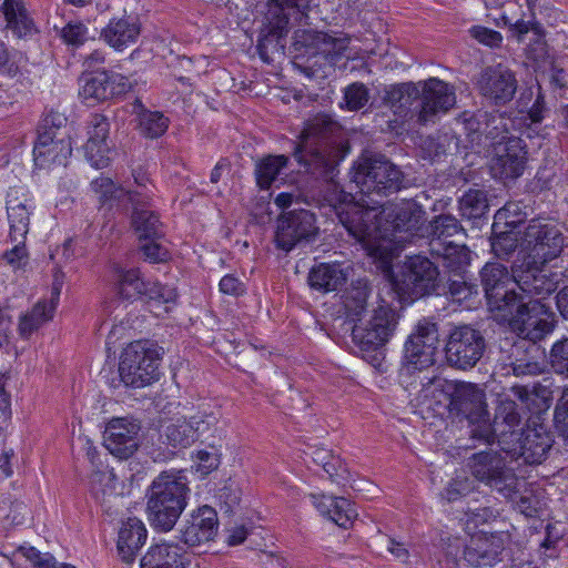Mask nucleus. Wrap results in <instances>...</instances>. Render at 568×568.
I'll use <instances>...</instances> for the list:
<instances>
[{"label":"nucleus","mask_w":568,"mask_h":568,"mask_svg":"<svg viewBox=\"0 0 568 568\" xmlns=\"http://www.w3.org/2000/svg\"><path fill=\"white\" fill-rule=\"evenodd\" d=\"M486 349V339L480 331L470 325L454 327L444 347L447 364L456 369L468 371L477 365Z\"/></svg>","instance_id":"obj_9"},{"label":"nucleus","mask_w":568,"mask_h":568,"mask_svg":"<svg viewBox=\"0 0 568 568\" xmlns=\"http://www.w3.org/2000/svg\"><path fill=\"white\" fill-rule=\"evenodd\" d=\"M550 365L557 374L568 377V336L556 342L550 349Z\"/></svg>","instance_id":"obj_60"},{"label":"nucleus","mask_w":568,"mask_h":568,"mask_svg":"<svg viewBox=\"0 0 568 568\" xmlns=\"http://www.w3.org/2000/svg\"><path fill=\"white\" fill-rule=\"evenodd\" d=\"M393 286L403 298L440 295L438 267L425 256H410L404 263L400 274L394 278Z\"/></svg>","instance_id":"obj_7"},{"label":"nucleus","mask_w":568,"mask_h":568,"mask_svg":"<svg viewBox=\"0 0 568 568\" xmlns=\"http://www.w3.org/2000/svg\"><path fill=\"white\" fill-rule=\"evenodd\" d=\"M148 530L138 518H129L122 524L118 537V551L125 562L134 560L136 551L145 544Z\"/></svg>","instance_id":"obj_34"},{"label":"nucleus","mask_w":568,"mask_h":568,"mask_svg":"<svg viewBox=\"0 0 568 568\" xmlns=\"http://www.w3.org/2000/svg\"><path fill=\"white\" fill-rule=\"evenodd\" d=\"M346 280L347 274L338 263H320L311 268L307 276L311 288L321 293L337 291Z\"/></svg>","instance_id":"obj_35"},{"label":"nucleus","mask_w":568,"mask_h":568,"mask_svg":"<svg viewBox=\"0 0 568 568\" xmlns=\"http://www.w3.org/2000/svg\"><path fill=\"white\" fill-rule=\"evenodd\" d=\"M347 152L341 124L327 114H317L305 123L294 156L316 179L334 182Z\"/></svg>","instance_id":"obj_2"},{"label":"nucleus","mask_w":568,"mask_h":568,"mask_svg":"<svg viewBox=\"0 0 568 568\" xmlns=\"http://www.w3.org/2000/svg\"><path fill=\"white\" fill-rule=\"evenodd\" d=\"M110 124L106 116L92 114L88 121V141L84 144V155L95 169L106 168L110 163V148L106 143Z\"/></svg>","instance_id":"obj_25"},{"label":"nucleus","mask_w":568,"mask_h":568,"mask_svg":"<svg viewBox=\"0 0 568 568\" xmlns=\"http://www.w3.org/2000/svg\"><path fill=\"white\" fill-rule=\"evenodd\" d=\"M26 60L23 53L12 47H9L0 38V74L8 78H14L20 73L21 64Z\"/></svg>","instance_id":"obj_51"},{"label":"nucleus","mask_w":568,"mask_h":568,"mask_svg":"<svg viewBox=\"0 0 568 568\" xmlns=\"http://www.w3.org/2000/svg\"><path fill=\"white\" fill-rule=\"evenodd\" d=\"M91 190L98 196L101 203L120 199L124 196V189L118 186L112 179L100 176L91 182Z\"/></svg>","instance_id":"obj_56"},{"label":"nucleus","mask_w":568,"mask_h":568,"mask_svg":"<svg viewBox=\"0 0 568 568\" xmlns=\"http://www.w3.org/2000/svg\"><path fill=\"white\" fill-rule=\"evenodd\" d=\"M132 225L140 240L160 239L163 235L159 215L151 210L133 211Z\"/></svg>","instance_id":"obj_44"},{"label":"nucleus","mask_w":568,"mask_h":568,"mask_svg":"<svg viewBox=\"0 0 568 568\" xmlns=\"http://www.w3.org/2000/svg\"><path fill=\"white\" fill-rule=\"evenodd\" d=\"M433 256L440 257L445 274L462 275L468 272L470 265V251L464 244H453L443 252H432Z\"/></svg>","instance_id":"obj_38"},{"label":"nucleus","mask_w":568,"mask_h":568,"mask_svg":"<svg viewBox=\"0 0 568 568\" xmlns=\"http://www.w3.org/2000/svg\"><path fill=\"white\" fill-rule=\"evenodd\" d=\"M288 156L286 155H267L262 158L255 165V179L260 189L267 190L277 176L286 169Z\"/></svg>","instance_id":"obj_41"},{"label":"nucleus","mask_w":568,"mask_h":568,"mask_svg":"<svg viewBox=\"0 0 568 568\" xmlns=\"http://www.w3.org/2000/svg\"><path fill=\"white\" fill-rule=\"evenodd\" d=\"M566 236L560 227L548 219H532L524 232L526 253L518 256L532 263H548L557 258L566 246Z\"/></svg>","instance_id":"obj_8"},{"label":"nucleus","mask_w":568,"mask_h":568,"mask_svg":"<svg viewBox=\"0 0 568 568\" xmlns=\"http://www.w3.org/2000/svg\"><path fill=\"white\" fill-rule=\"evenodd\" d=\"M371 287L367 281L357 280L343 294V305L348 317L353 321H362L366 311Z\"/></svg>","instance_id":"obj_37"},{"label":"nucleus","mask_w":568,"mask_h":568,"mask_svg":"<svg viewBox=\"0 0 568 568\" xmlns=\"http://www.w3.org/2000/svg\"><path fill=\"white\" fill-rule=\"evenodd\" d=\"M190 559L179 542L161 540L149 547L140 560V568H189Z\"/></svg>","instance_id":"obj_26"},{"label":"nucleus","mask_w":568,"mask_h":568,"mask_svg":"<svg viewBox=\"0 0 568 568\" xmlns=\"http://www.w3.org/2000/svg\"><path fill=\"white\" fill-rule=\"evenodd\" d=\"M33 568H58L59 562L50 552H41L32 546H20L17 550Z\"/></svg>","instance_id":"obj_59"},{"label":"nucleus","mask_w":568,"mask_h":568,"mask_svg":"<svg viewBox=\"0 0 568 568\" xmlns=\"http://www.w3.org/2000/svg\"><path fill=\"white\" fill-rule=\"evenodd\" d=\"M480 94L495 105H505L513 100L517 91L515 73L501 64L483 70L478 79Z\"/></svg>","instance_id":"obj_20"},{"label":"nucleus","mask_w":568,"mask_h":568,"mask_svg":"<svg viewBox=\"0 0 568 568\" xmlns=\"http://www.w3.org/2000/svg\"><path fill=\"white\" fill-rule=\"evenodd\" d=\"M54 304L39 301L20 317L18 331L22 338H29L37 329L53 317Z\"/></svg>","instance_id":"obj_40"},{"label":"nucleus","mask_w":568,"mask_h":568,"mask_svg":"<svg viewBox=\"0 0 568 568\" xmlns=\"http://www.w3.org/2000/svg\"><path fill=\"white\" fill-rule=\"evenodd\" d=\"M371 99L369 90L364 83L354 82L344 90V104L348 111H358L367 105Z\"/></svg>","instance_id":"obj_53"},{"label":"nucleus","mask_w":568,"mask_h":568,"mask_svg":"<svg viewBox=\"0 0 568 568\" xmlns=\"http://www.w3.org/2000/svg\"><path fill=\"white\" fill-rule=\"evenodd\" d=\"M515 306L516 315L510 325L518 336L536 343L552 332L554 320L541 302L524 301V296H519Z\"/></svg>","instance_id":"obj_14"},{"label":"nucleus","mask_w":568,"mask_h":568,"mask_svg":"<svg viewBox=\"0 0 568 568\" xmlns=\"http://www.w3.org/2000/svg\"><path fill=\"white\" fill-rule=\"evenodd\" d=\"M479 116L484 118L483 135L486 140L490 141L493 150L495 149L496 143L499 141H506L509 138H514L513 135L508 134L507 121L501 115H488L485 113L480 114Z\"/></svg>","instance_id":"obj_52"},{"label":"nucleus","mask_w":568,"mask_h":568,"mask_svg":"<svg viewBox=\"0 0 568 568\" xmlns=\"http://www.w3.org/2000/svg\"><path fill=\"white\" fill-rule=\"evenodd\" d=\"M419 88L420 98L416 105L419 124L435 122L438 115L445 114L456 104L454 87L438 78L419 81Z\"/></svg>","instance_id":"obj_15"},{"label":"nucleus","mask_w":568,"mask_h":568,"mask_svg":"<svg viewBox=\"0 0 568 568\" xmlns=\"http://www.w3.org/2000/svg\"><path fill=\"white\" fill-rule=\"evenodd\" d=\"M519 455L528 464H539L554 444V437L548 427L536 419H530L526 429L517 437Z\"/></svg>","instance_id":"obj_24"},{"label":"nucleus","mask_w":568,"mask_h":568,"mask_svg":"<svg viewBox=\"0 0 568 568\" xmlns=\"http://www.w3.org/2000/svg\"><path fill=\"white\" fill-rule=\"evenodd\" d=\"M524 485L525 483L518 478V485L514 497L505 498L511 501L514 508L524 516L530 518L537 517L541 508L540 499L532 490L525 489L521 491V486Z\"/></svg>","instance_id":"obj_48"},{"label":"nucleus","mask_w":568,"mask_h":568,"mask_svg":"<svg viewBox=\"0 0 568 568\" xmlns=\"http://www.w3.org/2000/svg\"><path fill=\"white\" fill-rule=\"evenodd\" d=\"M324 39V32L298 29L294 32V47L297 51L305 49V53L317 55L320 54V44Z\"/></svg>","instance_id":"obj_54"},{"label":"nucleus","mask_w":568,"mask_h":568,"mask_svg":"<svg viewBox=\"0 0 568 568\" xmlns=\"http://www.w3.org/2000/svg\"><path fill=\"white\" fill-rule=\"evenodd\" d=\"M504 549V542L499 535H476L470 539L464 550V559L474 567L491 566Z\"/></svg>","instance_id":"obj_31"},{"label":"nucleus","mask_w":568,"mask_h":568,"mask_svg":"<svg viewBox=\"0 0 568 568\" xmlns=\"http://www.w3.org/2000/svg\"><path fill=\"white\" fill-rule=\"evenodd\" d=\"M554 420L558 434L568 442V398L562 397L557 403Z\"/></svg>","instance_id":"obj_64"},{"label":"nucleus","mask_w":568,"mask_h":568,"mask_svg":"<svg viewBox=\"0 0 568 568\" xmlns=\"http://www.w3.org/2000/svg\"><path fill=\"white\" fill-rule=\"evenodd\" d=\"M141 33V24L135 16L112 18L101 30V39L111 48L122 51L136 42Z\"/></svg>","instance_id":"obj_29"},{"label":"nucleus","mask_w":568,"mask_h":568,"mask_svg":"<svg viewBox=\"0 0 568 568\" xmlns=\"http://www.w3.org/2000/svg\"><path fill=\"white\" fill-rule=\"evenodd\" d=\"M439 345L438 326L420 320L405 343L404 365L408 372L423 371L435 363Z\"/></svg>","instance_id":"obj_13"},{"label":"nucleus","mask_w":568,"mask_h":568,"mask_svg":"<svg viewBox=\"0 0 568 568\" xmlns=\"http://www.w3.org/2000/svg\"><path fill=\"white\" fill-rule=\"evenodd\" d=\"M60 38L65 44L79 48L89 40V29L81 21H71L60 30Z\"/></svg>","instance_id":"obj_57"},{"label":"nucleus","mask_w":568,"mask_h":568,"mask_svg":"<svg viewBox=\"0 0 568 568\" xmlns=\"http://www.w3.org/2000/svg\"><path fill=\"white\" fill-rule=\"evenodd\" d=\"M190 488L182 470L162 471L146 491V515L158 531H170L187 505Z\"/></svg>","instance_id":"obj_3"},{"label":"nucleus","mask_w":568,"mask_h":568,"mask_svg":"<svg viewBox=\"0 0 568 568\" xmlns=\"http://www.w3.org/2000/svg\"><path fill=\"white\" fill-rule=\"evenodd\" d=\"M139 106L142 109L139 114L142 134L150 139H156L163 135L169 128V118L159 111L144 110L140 102Z\"/></svg>","instance_id":"obj_47"},{"label":"nucleus","mask_w":568,"mask_h":568,"mask_svg":"<svg viewBox=\"0 0 568 568\" xmlns=\"http://www.w3.org/2000/svg\"><path fill=\"white\" fill-rule=\"evenodd\" d=\"M397 324L395 310L386 303L381 304L373 310L366 322L355 324L353 339L364 351L377 349L388 343Z\"/></svg>","instance_id":"obj_12"},{"label":"nucleus","mask_w":568,"mask_h":568,"mask_svg":"<svg viewBox=\"0 0 568 568\" xmlns=\"http://www.w3.org/2000/svg\"><path fill=\"white\" fill-rule=\"evenodd\" d=\"M546 263H532L517 256L513 264V280L524 301H538L549 296L557 290L558 274L545 270Z\"/></svg>","instance_id":"obj_11"},{"label":"nucleus","mask_w":568,"mask_h":568,"mask_svg":"<svg viewBox=\"0 0 568 568\" xmlns=\"http://www.w3.org/2000/svg\"><path fill=\"white\" fill-rule=\"evenodd\" d=\"M161 354L150 341L130 343L122 352L119 363L121 382L133 388H142L160 378Z\"/></svg>","instance_id":"obj_6"},{"label":"nucleus","mask_w":568,"mask_h":568,"mask_svg":"<svg viewBox=\"0 0 568 568\" xmlns=\"http://www.w3.org/2000/svg\"><path fill=\"white\" fill-rule=\"evenodd\" d=\"M348 45V39L334 38L325 33V39L320 44V55L326 59L335 60L344 54Z\"/></svg>","instance_id":"obj_61"},{"label":"nucleus","mask_w":568,"mask_h":568,"mask_svg":"<svg viewBox=\"0 0 568 568\" xmlns=\"http://www.w3.org/2000/svg\"><path fill=\"white\" fill-rule=\"evenodd\" d=\"M313 0H268L264 13V23L257 41V50L263 60L268 54L283 51V39L288 32L292 16L302 21L307 19L306 11Z\"/></svg>","instance_id":"obj_5"},{"label":"nucleus","mask_w":568,"mask_h":568,"mask_svg":"<svg viewBox=\"0 0 568 568\" xmlns=\"http://www.w3.org/2000/svg\"><path fill=\"white\" fill-rule=\"evenodd\" d=\"M521 422V415L518 412V406L513 399H503L500 400L495 415V423L494 426L491 425L493 429H495V438L497 437V429L499 427V424H505L509 429L511 436H518L519 434L515 433V427L519 426ZM503 435L507 433L506 429L500 430Z\"/></svg>","instance_id":"obj_46"},{"label":"nucleus","mask_w":568,"mask_h":568,"mask_svg":"<svg viewBox=\"0 0 568 568\" xmlns=\"http://www.w3.org/2000/svg\"><path fill=\"white\" fill-rule=\"evenodd\" d=\"M487 211L488 200L484 190L469 189L459 200V212L465 219H479Z\"/></svg>","instance_id":"obj_45"},{"label":"nucleus","mask_w":568,"mask_h":568,"mask_svg":"<svg viewBox=\"0 0 568 568\" xmlns=\"http://www.w3.org/2000/svg\"><path fill=\"white\" fill-rule=\"evenodd\" d=\"M131 88L126 77L113 71H99L87 75L79 95L88 105H94L124 94Z\"/></svg>","instance_id":"obj_19"},{"label":"nucleus","mask_w":568,"mask_h":568,"mask_svg":"<svg viewBox=\"0 0 568 568\" xmlns=\"http://www.w3.org/2000/svg\"><path fill=\"white\" fill-rule=\"evenodd\" d=\"M135 187L124 190L133 211H148L154 195V185L148 174L141 170L133 172Z\"/></svg>","instance_id":"obj_42"},{"label":"nucleus","mask_w":568,"mask_h":568,"mask_svg":"<svg viewBox=\"0 0 568 568\" xmlns=\"http://www.w3.org/2000/svg\"><path fill=\"white\" fill-rule=\"evenodd\" d=\"M71 153V139L49 136L45 132L38 134L33 146L34 163L40 169H48L51 165H65Z\"/></svg>","instance_id":"obj_27"},{"label":"nucleus","mask_w":568,"mask_h":568,"mask_svg":"<svg viewBox=\"0 0 568 568\" xmlns=\"http://www.w3.org/2000/svg\"><path fill=\"white\" fill-rule=\"evenodd\" d=\"M140 424L135 419L113 418L104 430L106 449L120 459L131 457L139 447Z\"/></svg>","instance_id":"obj_21"},{"label":"nucleus","mask_w":568,"mask_h":568,"mask_svg":"<svg viewBox=\"0 0 568 568\" xmlns=\"http://www.w3.org/2000/svg\"><path fill=\"white\" fill-rule=\"evenodd\" d=\"M156 240L158 239L144 240L145 243L140 246L144 260L150 263H162L169 258L168 250L159 244Z\"/></svg>","instance_id":"obj_62"},{"label":"nucleus","mask_w":568,"mask_h":568,"mask_svg":"<svg viewBox=\"0 0 568 568\" xmlns=\"http://www.w3.org/2000/svg\"><path fill=\"white\" fill-rule=\"evenodd\" d=\"M433 385L449 398L450 414L465 417L470 425V437L486 444L495 442L489 414L486 409L485 393L476 385L466 382L434 378Z\"/></svg>","instance_id":"obj_4"},{"label":"nucleus","mask_w":568,"mask_h":568,"mask_svg":"<svg viewBox=\"0 0 568 568\" xmlns=\"http://www.w3.org/2000/svg\"><path fill=\"white\" fill-rule=\"evenodd\" d=\"M67 124L68 118L65 114L51 109L43 114L38 126V134L45 132L49 136H64L65 139H70Z\"/></svg>","instance_id":"obj_50"},{"label":"nucleus","mask_w":568,"mask_h":568,"mask_svg":"<svg viewBox=\"0 0 568 568\" xmlns=\"http://www.w3.org/2000/svg\"><path fill=\"white\" fill-rule=\"evenodd\" d=\"M6 20L4 29L19 39L31 37L37 32L23 0H7L0 7Z\"/></svg>","instance_id":"obj_33"},{"label":"nucleus","mask_w":568,"mask_h":568,"mask_svg":"<svg viewBox=\"0 0 568 568\" xmlns=\"http://www.w3.org/2000/svg\"><path fill=\"white\" fill-rule=\"evenodd\" d=\"M315 508L342 528H348L357 517V511L351 501L343 497L312 495Z\"/></svg>","instance_id":"obj_32"},{"label":"nucleus","mask_w":568,"mask_h":568,"mask_svg":"<svg viewBox=\"0 0 568 568\" xmlns=\"http://www.w3.org/2000/svg\"><path fill=\"white\" fill-rule=\"evenodd\" d=\"M149 285L139 268H116V291L121 298L132 301L146 296Z\"/></svg>","instance_id":"obj_36"},{"label":"nucleus","mask_w":568,"mask_h":568,"mask_svg":"<svg viewBox=\"0 0 568 568\" xmlns=\"http://www.w3.org/2000/svg\"><path fill=\"white\" fill-rule=\"evenodd\" d=\"M428 239L429 252H443L445 247L455 244L452 240L457 235H465L459 221L450 214L435 216L424 229Z\"/></svg>","instance_id":"obj_30"},{"label":"nucleus","mask_w":568,"mask_h":568,"mask_svg":"<svg viewBox=\"0 0 568 568\" xmlns=\"http://www.w3.org/2000/svg\"><path fill=\"white\" fill-rule=\"evenodd\" d=\"M469 32L478 42L490 48H497L503 42V36L500 32L486 27L475 26L469 30Z\"/></svg>","instance_id":"obj_63"},{"label":"nucleus","mask_w":568,"mask_h":568,"mask_svg":"<svg viewBox=\"0 0 568 568\" xmlns=\"http://www.w3.org/2000/svg\"><path fill=\"white\" fill-rule=\"evenodd\" d=\"M352 182L362 194L356 203H347L336 213L339 222L358 242H369L379 231L377 220L383 199L404 186L400 169L385 156L363 158L354 166Z\"/></svg>","instance_id":"obj_1"},{"label":"nucleus","mask_w":568,"mask_h":568,"mask_svg":"<svg viewBox=\"0 0 568 568\" xmlns=\"http://www.w3.org/2000/svg\"><path fill=\"white\" fill-rule=\"evenodd\" d=\"M467 466L473 476L504 497H514L518 477L504 459L493 450H483L469 457Z\"/></svg>","instance_id":"obj_10"},{"label":"nucleus","mask_w":568,"mask_h":568,"mask_svg":"<svg viewBox=\"0 0 568 568\" xmlns=\"http://www.w3.org/2000/svg\"><path fill=\"white\" fill-rule=\"evenodd\" d=\"M317 233L315 215L307 210H292L277 220L275 242L278 248L290 252L300 242L311 240Z\"/></svg>","instance_id":"obj_17"},{"label":"nucleus","mask_w":568,"mask_h":568,"mask_svg":"<svg viewBox=\"0 0 568 568\" xmlns=\"http://www.w3.org/2000/svg\"><path fill=\"white\" fill-rule=\"evenodd\" d=\"M526 161L527 151L524 141L520 138H509L496 143L490 160V171L496 179H517L524 173Z\"/></svg>","instance_id":"obj_18"},{"label":"nucleus","mask_w":568,"mask_h":568,"mask_svg":"<svg viewBox=\"0 0 568 568\" xmlns=\"http://www.w3.org/2000/svg\"><path fill=\"white\" fill-rule=\"evenodd\" d=\"M34 204L7 209L10 222V237L14 242H21L29 232L30 214Z\"/></svg>","instance_id":"obj_49"},{"label":"nucleus","mask_w":568,"mask_h":568,"mask_svg":"<svg viewBox=\"0 0 568 568\" xmlns=\"http://www.w3.org/2000/svg\"><path fill=\"white\" fill-rule=\"evenodd\" d=\"M446 275V283H440V295H445L457 303H463L477 295L478 285L473 282L469 272L462 275Z\"/></svg>","instance_id":"obj_39"},{"label":"nucleus","mask_w":568,"mask_h":568,"mask_svg":"<svg viewBox=\"0 0 568 568\" xmlns=\"http://www.w3.org/2000/svg\"><path fill=\"white\" fill-rule=\"evenodd\" d=\"M490 245L491 251L498 258L507 260L517 248V234L514 231L495 233L491 237Z\"/></svg>","instance_id":"obj_55"},{"label":"nucleus","mask_w":568,"mask_h":568,"mask_svg":"<svg viewBox=\"0 0 568 568\" xmlns=\"http://www.w3.org/2000/svg\"><path fill=\"white\" fill-rule=\"evenodd\" d=\"M420 98L419 82L388 85L384 89L383 101L395 114L417 119V101Z\"/></svg>","instance_id":"obj_28"},{"label":"nucleus","mask_w":568,"mask_h":568,"mask_svg":"<svg viewBox=\"0 0 568 568\" xmlns=\"http://www.w3.org/2000/svg\"><path fill=\"white\" fill-rule=\"evenodd\" d=\"M219 530L217 513L204 505L193 510L185 520L181 532V541L187 547L200 546L214 540Z\"/></svg>","instance_id":"obj_22"},{"label":"nucleus","mask_w":568,"mask_h":568,"mask_svg":"<svg viewBox=\"0 0 568 568\" xmlns=\"http://www.w3.org/2000/svg\"><path fill=\"white\" fill-rule=\"evenodd\" d=\"M215 423L216 417L213 415H194L190 419L176 418L164 426L161 436L173 448H185L191 446L201 434Z\"/></svg>","instance_id":"obj_23"},{"label":"nucleus","mask_w":568,"mask_h":568,"mask_svg":"<svg viewBox=\"0 0 568 568\" xmlns=\"http://www.w3.org/2000/svg\"><path fill=\"white\" fill-rule=\"evenodd\" d=\"M425 215L423 206L415 201H406L395 210L393 229L396 232L416 229Z\"/></svg>","instance_id":"obj_43"},{"label":"nucleus","mask_w":568,"mask_h":568,"mask_svg":"<svg viewBox=\"0 0 568 568\" xmlns=\"http://www.w3.org/2000/svg\"><path fill=\"white\" fill-rule=\"evenodd\" d=\"M480 277L489 306L498 311H511L520 295L515 288H508L514 282L508 268L500 263H487L481 268Z\"/></svg>","instance_id":"obj_16"},{"label":"nucleus","mask_w":568,"mask_h":568,"mask_svg":"<svg viewBox=\"0 0 568 568\" xmlns=\"http://www.w3.org/2000/svg\"><path fill=\"white\" fill-rule=\"evenodd\" d=\"M114 474L108 467L94 468L90 476V488L92 494L98 498L104 496L109 490L113 489Z\"/></svg>","instance_id":"obj_58"}]
</instances>
